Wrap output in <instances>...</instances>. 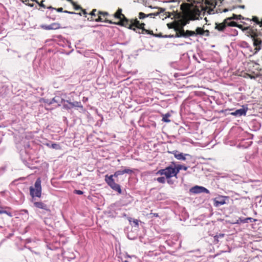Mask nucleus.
<instances>
[{"mask_svg": "<svg viewBox=\"0 0 262 262\" xmlns=\"http://www.w3.org/2000/svg\"><path fill=\"white\" fill-rule=\"evenodd\" d=\"M122 9L118 8L117 11L114 14L113 16L115 18L119 19L118 22H113L111 20L105 19V22L110 24H115L120 26H127V18L122 13Z\"/></svg>", "mask_w": 262, "mask_h": 262, "instance_id": "f257e3e1", "label": "nucleus"}, {"mask_svg": "<svg viewBox=\"0 0 262 262\" xmlns=\"http://www.w3.org/2000/svg\"><path fill=\"white\" fill-rule=\"evenodd\" d=\"M156 174L161 176L164 175L166 179H170L172 177L177 178L178 174L175 166L172 163L164 169L159 170Z\"/></svg>", "mask_w": 262, "mask_h": 262, "instance_id": "f03ea898", "label": "nucleus"}, {"mask_svg": "<svg viewBox=\"0 0 262 262\" xmlns=\"http://www.w3.org/2000/svg\"><path fill=\"white\" fill-rule=\"evenodd\" d=\"M41 180L38 178L35 182L34 187H30V195L32 198L35 196L40 198L41 195Z\"/></svg>", "mask_w": 262, "mask_h": 262, "instance_id": "7ed1b4c3", "label": "nucleus"}, {"mask_svg": "<svg viewBox=\"0 0 262 262\" xmlns=\"http://www.w3.org/2000/svg\"><path fill=\"white\" fill-rule=\"evenodd\" d=\"M250 35L252 40L253 41V46L255 47L253 54H256L261 49L262 40L258 35L256 33L252 32Z\"/></svg>", "mask_w": 262, "mask_h": 262, "instance_id": "20e7f679", "label": "nucleus"}, {"mask_svg": "<svg viewBox=\"0 0 262 262\" xmlns=\"http://www.w3.org/2000/svg\"><path fill=\"white\" fill-rule=\"evenodd\" d=\"M113 177H114L113 174L111 176L106 174L105 176V181L112 189L117 191L119 193H121L122 191L120 186L115 182Z\"/></svg>", "mask_w": 262, "mask_h": 262, "instance_id": "39448f33", "label": "nucleus"}, {"mask_svg": "<svg viewBox=\"0 0 262 262\" xmlns=\"http://www.w3.org/2000/svg\"><path fill=\"white\" fill-rule=\"evenodd\" d=\"M230 18H226L222 23H215V29L219 31H223L224 30L227 26L231 27H241V25H237L234 21H229Z\"/></svg>", "mask_w": 262, "mask_h": 262, "instance_id": "423d86ee", "label": "nucleus"}, {"mask_svg": "<svg viewBox=\"0 0 262 262\" xmlns=\"http://www.w3.org/2000/svg\"><path fill=\"white\" fill-rule=\"evenodd\" d=\"M190 192L193 193L205 192L209 193V191L203 186H195L190 189Z\"/></svg>", "mask_w": 262, "mask_h": 262, "instance_id": "0eeeda50", "label": "nucleus"}, {"mask_svg": "<svg viewBox=\"0 0 262 262\" xmlns=\"http://www.w3.org/2000/svg\"><path fill=\"white\" fill-rule=\"evenodd\" d=\"M40 27L46 30H57L60 28V25L57 23H54L49 25H41Z\"/></svg>", "mask_w": 262, "mask_h": 262, "instance_id": "6e6552de", "label": "nucleus"}, {"mask_svg": "<svg viewBox=\"0 0 262 262\" xmlns=\"http://www.w3.org/2000/svg\"><path fill=\"white\" fill-rule=\"evenodd\" d=\"M227 199V196H221L219 198H215L213 200L214 205L215 207H219L226 204V200Z\"/></svg>", "mask_w": 262, "mask_h": 262, "instance_id": "1a4fd4ad", "label": "nucleus"}, {"mask_svg": "<svg viewBox=\"0 0 262 262\" xmlns=\"http://www.w3.org/2000/svg\"><path fill=\"white\" fill-rule=\"evenodd\" d=\"M140 22L139 20H138L137 19H132L130 20L127 19V26L124 27L127 28L128 29H133V27H135L137 28H138Z\"/></svg>", "mask_w": 262, "mask_h": 262, "instance_id": "9d476101", "label": "nucleus"}, {"mask_svg": "<svg viewBox=\"0 0 262 262\" xmlns=\"http://www.w3.org/2000/svg\"><path fill=\"white\" fill-rule=\"evenodd\" d=\"M247 110V107H243L242 108L237 110L231 113V115L235 116H245L246 115Z\"/></svg>", "mask_w": 262, "mask_h": 262, "instance_id": "9b49d317", "label": "nucleus"}, {"mask_svg": "<svg viewBox=\"0 0 262 262\" xmlns=\"http://www.w3.org/2000/svg\"><path fill=\"white\" fill-rule=\"evenodd\" d=\"M133 173V170L128 168H125L123 170H119L116 171L113 174L114 177H118L120 175L124 174V173L127 174H132Z\"/></svg>", "mask_w": 262, "mask_h": 262, "instance_id": "f8f14e48", "label": "nucleus"}, {"mask_svg": "<svg viewBox=\"0 0 262 262\" xmlns=\"http://www.w3.org/2000/svg\"><path fill=\"white\" fill-rule=\"evenodd\" d=\"M174 157L179 160H183L185 161L186 160V156H189V154H184L182 152H179L177 150L173 151L172 152Z\"/></svg>", "mask_w": 262, "mask_h": 262, "instance_id": "ddd939ff", "label": "nucleus"}, {"mask_svg": "<svg viewBox=\"0 0 262 262\" xmlns=\"http://www.w3.org/2000/svg\"><path fill=\"white\" fill-rule=\"evenodd\" d=\"M249 221H250V222H256L257 220L252 217H247L245 219L240 217L237 220H236V221L235 222L234 224H240L241 223H247Z\"/></svg>", "mask_w": 262, "mask_h": 262, "instance_id": "4468645a", "label": "nucleus"}, {"mask_svg": "<svg viewBox=\"0 0 262 262\" xmlns=\"http://www.w3.org/2000/svg\"><path fill=\"white\" fill-rule=\"evenodd\" d=\"M34 206L40 209H44L45 210L49 211V209L48 208L47 205L45 204L42 202H34Z\"/></svg>", "mask_w": 262, "mask_h": 262, "instance_id": "2eb2a0df", "label": "nucleus"}, {"mask_svg": "<svg viewBox=\"0 0 262 262\" xmlns=\"http://www.w3.org/2000/svg\"><path fill=\"white\" fill-rule=\"evenodd\" d=\"M171 163L174 165L177 173L178 174L180 171L181 169H183L184 170H186L187 169V167L182 165H176L175 163L174 162H172Z\"/></svg>", "mask_w": 262, "mask_h": 262, "instance_id": "dca6fc26", "label": "nucleus"}, {"mask_svg": "<svg viewBox=\"0 0 262 262\" xmlns=\"http://www.w3.org/2000/svg\"><path fill=\"white\" fill-rule=\"evenodd\" d=\"M183 34L184 38L195 36L194 31L190 30L185 31L183 29Z\"/></svg>", "mask_w": 262, "mask_h": 262, "instance_id": "f3484780", "label": "nucleus"}, {"mask_svg": "<svg viewBox=\"0 0 262 262\" xmlns=\"http://www.w3.org/2000/svg\"><path fill=\"white\" fill-rule=\"evenodd\" d=\"M69 104L71 105V108L77 107H80L82 108L83 106L81 103L80 102L78 101H74L73 102H69Z\"/></svg>", "mask_w": 262, "mask_h": 262, "instance_id": "a211bd4d", "label": "nucleus"}, {"mask_svg": "<svg viewBox=\"0 0 262 262\" xmlns=\"http://www.w3.org/2000/svg\"><path fill=\"white\" fill-rule=\"evenodd\" d=\"M195 36L203 35L204 34V29L201 27H197L194 31Z\"/></svg>", "mask_w": 262, "mask_h": 262, "instance_id": "6ab92c4d", "label": "nucleus"}, {"mask_svg": "<svg viewBox=\"0 0 262 262\" xmlns=\"http://www.w3.org/2000/svg\"><path fill=\"white\" fill-rule=\"evenodd\" d=\"M61 102L63 104V107L67 110H69L71 108V105L69 104L70 101L69 100H66L64 99L61 100Z\"/></svg>", "mask_w": 262, "mask_h": 262, "instance_id": "aec40b11", "label": "nucleus"}, {"mask_svg": "<svg viewBox=\"0 0 262 262\" xmlns=\"http://www.w3.org/2000/svg\"><path fill=\"white\" fill-rule=\"evenodd\" d=\"M174 37H176V38L184 37L183 28H182L181 30H180V31L176 32V34L174 35Z\"/></svg>", "mask_w": 262, "mask_h": 262, "instance_id": "412c9836", "label": "nucleus"}, {"mask_svg": "<svg viewBox=\"0 0 262 262\" xmlns=\"http://www.w3.org/2000/svg\"><path fill=\"white\" fill-rule=\"evenodd\" d=\"M242 18V16L241 15H236L233 14L232 17H228L227 18H230L229 20V21H231V20L232 19H241Z\"/></svg>", "mask_w": 262, "mask_h": 262, "instance_id": "4be33fe9", "label": "nucleus"}, {"mask_svg": "<svg viewBox=\"0 0 262 262\" xmlns=\"http://www.w3.org/2000/svg\"><path fill=\"white\" fill-rule=\"evenodd\" d=\"M170 116V115L169 113H167L163 115L162 121L165 122H170V120L168 119V118Z\"/></svg>", "mask_w": 262, "mask_h": 262, "instance_id": "5701e85b", "label": "nucleus"}, {"mask_svg": "<svg viewBox=\"0 0 262 262\" xmlns=\"http://www.w3.org/2000/svg\"><path fill=\"white\" fill-rule=\"evenodd\" d=\"M253 21L255 22L257 24L259 25L260 26H262V20L259 21L258 18L256 16H254L252 18Z\"/></svg>", "mask_w": 262, "mask_h": 262, "instance_id": "b1692460", "label": "nucleus"}, {"mask_svg": "<svg viewBox=\"0 0 262 262\" xmlns=\"http://www.w3.org/2000/svg\"><path fill=\"white\" fill-rule=\"evenodd\" d=\"M174 31L176 32L180 31V30H181L182 27L180 26V24L178 23H176L174 29Z\"/></svg>", "mask_w": 262, "mask_h": 262, "instance_id": "393cba45", "label": "nucleus"}, {"mask_svg": "<svg viewBox=\"0 0 262 262\" xmlns=\"http://www.w3.org/2000/svg\"><path fill=\"white\" fill-rule=\"evenodd\" d=\"M47 145L48 146H50L53 148L56 149H59L60 148V145L59 144H56V143H53L51 144V146H50L49 144H47Z\"/></svg>", "mask_w": 262, "mask_h": 262, "instance_id": "a878e982", "label": "nucleus"}, {"mask_svg": "<svg viewBox=\"0 0 262 262\" xmlns=\"http://www.w3.org/2000/svg\"><path fill=\"white\" fill-rule=\"evenodd\" d=\"M157 181L159 183L164 184L165 183V178L163 177H159L157 179Z\"/></svg>", "mask_w": 262, "mask_h": 262, "instance_id": "bb28decb", "label": "nucleus"}, {"mask_svg": "<svg viewBox=\"0 0 262 262\" xmlns=\"http://www.w3.org/2000/svg\"><path fill=\"white\" fill-rule=\"evenodd\" d=\"M146 17V14H144L143 12H140L139 13V18L140 19H143L144 18Z\"/></svg>", "mask_w": 262, "mask_h": 262, "instance_id": "cd10ccee", "label": "nucleus"}, {"mask_svg": "<svg viewBox=\"0 0 262 262\" xmlns=\"http://www.w3.org/2000/svg\"><path fill=\"white\" fill-rule=\"evenodd\" d=\"M72 5L74 7V9L76 10L82 9V8L80 6L77 5L75 2H74V5Z\"/></svg>", "mask_w": 262, "mask_h": 262, "instance_id": "c85d7f7f", "label": "nucleus"}, {"mask_svg": "<svg viewBox=\"0 0 262 262\" xmlns=\"http://www.w3.org/2000/svg\"><path fill=\"white\" fill-rule=\"evenodd\" d=\"M176 23H168L167 24V27L169 29H174Z\"/></svg>", "mask_w": 262, "mask_h": 262, "instance_id": "c756f323", "label": "nucleus"}, {"mask_svg": "<svg viewBox=\"0 0 262 262\" xmlns=\"http://www.w3.org/2000/svg\"><path fill=\"white\" fill-rule=\"evenodd\" d=\"M45 2L44 0H42L41 1V2L40 3H39L37 1H36V3L39 5V6L42 7V8H46V6L45 5L43 4V2Z\"/></svg>", "mask_w": 262, "mask_h": 262, "instance_id": "7c9ffc66", "label": "nucleus"}, {"mask_svg": "<svg viewBox=\"0 0 262 262\" xmlns=\"http://www.w3.org/2000/svg\"><path fill=\"white\" fill-rule=\"evenodd\" d=\"M99 14L100 15H102L103 16H107L108 15V13L106 12H101V11H99L98 12Z\"/></svg>", "mask_w": 262, "mask_h": 262, "instance_id": "2f4dec72", "label": "nucleus"}, {"mask_svg": "<svg viewBox=\"0 0 262 262\" xmlns=\"http://www.w3.org/2000/svg\"><path fill=\"white\" fill-rule=\"evenodd\" d=\"M74 193L77 194H79V195H81V194H82L83 193V192L81 190H74Z\"/></svg>", "mask_w": 262, "mask_h": 262, "instance_id": "473e14b6", "label": "nucleus"}, {"mask_svg": "<svg viewBox=\"0 0 262 262\" xmlns=\"http://www.w3.org/2000/svg\"><path fill=\"white\" fill-rule=\"evenodd\" d=\"M158 14H159V13H149V14L146 15V17H151L153 16H157Z\"/></svg>", "mask_w": 262, "mask_h": 262, "instance_id": "72a5a7b5", "label": "nucleus"}, {"mask_svg": "<svg viewBox=\"0 0 262 262\" xmlns=\"http://www.w3.org/2000/svg\"><path fill=\"white\" fill-rule=\"evenodd\" d=\"M130 29L133 30L134 31L136 32V33H141V32L139 31V29H138L135 27H133V29Z\"/></svg>", "mask_w": 262, "mask_h": 262, "instance_id": "f704fd0d", "label": "nucleus"}, {"mask_svg": "<svg viewBox=\"0 0 262 262\" xmlns=\"http://www.w3.org/2000/svg\"><path fill=\"white\" fill-rule=\"evenodd\" d=\"M210 35V32H209V31L208 30H204V34L203 35L205 36H209Z\"/></svg>", "mask_w": 262, "mask_h": 262, "instance_id": "c9c22d12", "label": "nucleus"}, {"mask_svg": "<svg viewBox=\"0 0 262 262\" xmlns=\"http://www.w3.org/2000/svg\"><path fill=\"white\" fill-rule=\"evenodd\" d=\"M198 19L195 15L192 14L190 16V20H195Z\"/></svg>", "mask_w": 262, "mask_h": 262, "instance_id": "e433bc0d", "label": "nucleus"}, {"mask_svg": "<svg viewBox=\"0 0 262 262\" xmlns=\"http://www.w3.org/2000/svg\"><path fill=\"white\" fill-rule=\"evenodd\" d=\"M145 24L144 23H140L139 28L138 29H142V30L144 28Z\"/></svg>", "mask_w": 262, "mask_h": 262, "instance_id": "4c0bfd02", "label": "nucleus"}, {"mask_svg": "<svg viewBox=\"0 0 262 262\" xmlns=\"http://www.w3.org/2000/svg\"><path fill=\"white\" fill-rule=\"evenodd\" d=\"M55 10H56L57 12H63V8H56L55 9Z\"/></svg>", "mask_w": 262, "mask_h": 262, "instance_id": "58836bf2", "label": "nucleus"}, {"mask_svg": "<svg viewBox=\"0 0 262 262\" xmlns=\"http://www.w3.org/2000/svg\"><path fill=\"white\" fill-rule=\"evenodd\" d=\"M63 12L65 13H68V14H76V13L74 12H71V11H69L67 10L64 11Z\"/></svg>", "mask_w": 262, "mask_h": 262, "instance_id": "ea45409f", "label": "nucleus"}, {"mask_svg": "<svg viewBox=\"0 0 262 262\" xmlns=\"http://www.w3.org/2000/svg\"><path fill=\"white\" fill-rule=\"evenodd\" d=\"M96 21H103L102 18L101 17V16L100 15V16H98V18L96 19Z\"/></svg>", "mask_w": 262, "mask_h": 262, "instance_id": "a19ab883", "label": "nucleus"}, {"mask_svg": "<svg viewBox=\"0 0 262 262\" xmlns=\"http://www.w3.org/2000/svg\"><path fill=\"white\" fill-rule=\"evenodd\" d=\"M96 12V9H93V11L90 13V15L92 16H96L95 12Z\"/></svg>", "mask_w": 262, "mask_h": 262, "instance_id": "79ce46f5", "label": "nucleus"}, {"mask_svg": "<svg viewBox=\"0 0 262 262\" xmlns=\"http://www.w3.org/2000/svg\"><path fill=\"white\" fill-rule=\"evenodd\" d=\"M163 37L164 38H173L174 35H166L165 36H163Z\"/></svg>", "mask_w": 262, "mask_h": 262, "instance_id": "37998d69", "label": "nucleus"}, {"mask_svg": "<svg viewBox=\"0 0 262 262\" xmlns=\"http://www.w3.org/2000/svg\"><path fill=\"white\" fill-rule=\"evenodd\" d=\"M143 32H144L145 33H147V34L149 33V30H146V29H145V28H144V29L142 30V32L141 33H143Z\"/></svg>", "mask_w": 262, "mask_h": 262, "instance_id": "c03bdc74", "label": "nucleus"}, {"mask_svg": "<svg viewBox=\"0 0 262 262\" xmlns=\"http://www.w3.org/2000/svg\"><path fill=\"white\" fill-rule=\"evenodd\" d=\"M133 223H134V224L136 226H138L139 224H138V221L137 220H134Z\"/></svg>", "mask_w": 262, "mask_h": 262, "instance_id": "a18cd8bd", "label": "nucleus"}, {"mask_svg": "<svg viewBox=\"0 0 262 262\" xmlns=\"http://www.w3.org/2000/svg\"><path fill=\"white\" fill-rule=\"evenodd\" d=\"M82 11V13L84 14V15H86L87 14L85 10H84L82 8V9L81 10Z\"/></svg>", "mask_w": 262, "mask_h": 262, "instance_id": "49530a36", "label": "nucleus"}, {"mask_svg": "<svg viewBox=\"0 0 262 262\" xmlns=\"http://www.w3.org/2000/svg\"><path fill=\"white\" fill-rule=\"evenodd\" d=\"M4 213L7 214L9 216H12L11 213L10 212H7V211H6V212H4Z\"/></svg>", "mask_w": 262, "mask_h": 262, "instance_id": "de8ad7c7", "label": "nucleus"}, {"mask_svg": "<svg viewBox=\"0 0 262 262\" xmlns=\"http://www.w3.org/2000/svg\"><path fill=\"white\" fill-rule=\"evenodd\" d=\"M70 2L72 5H74V2L73 0H67Z\"/></svg>", "mask_w": 262, "mask_h": 262, "instance_id": "09e8293b", "label": "nucleus"}, {"mask_svg": "<svg viewBox=\"0 0 262 262\" xmlns=\"http://www.w3.org/2000/svg\"><path fill=\"white\" fill-rule=\"evenodd\" d=\"M151 214H152L155 217H158L159 215H158V214L157 213H151Z\"/></svg>", "mask_w": 262, "mask_h": 262, "instance_id": "8fccbe9b", "label": "nucleus"}, {"mask_svg": "<svg viewBox=\"0 0 262 262\" xmlns=\"http://www.w3.org/2000/svg\"><path fill=\"white\" fill-rule=\"evenodd\" d=\"M4 212H6V211L5 210H3V209L0 208V214H3Z\"/></svg>", "mask_w": 262, "mask_h": 262, "instance_id": "3c124183", "label": "nucleus"}, {"mask_svg": "<svg viewBox=\"0 0 262 262\" xmlns=\"http://www.w3.org/2000/svg\"><path fill=\"white\" fill-rule=\"evenodd\" d=\"M47 8L49 9H52V10H55V9H56V8L52 7V6L48 7H47Z\"/></svg>", "mask_w": 262, "mask_h": 262, "instance_id": "603ef678", "label": "nucleus"}, {"mask_svg": "<svg viewBox=\"0 0 262 262\" xmlns=\"http://www.w3.org/2000/svg\"><path fill=\"white\" fill-rule=\"evenodd\" d=\"M186 25V23H185V21L183 22L182 24V25H181V27L183 28L184 26H185Z\"/></svg>", "mask_w": 262, "mask_h": 262, "instance_id": "864d4df0", "label": "nucleus"}, {"mask_svg": "<svg viewBox=\"0 0 262 262\" xmlns=\"http://www.w3.org/2000/svg\"><path fill=\"white\" fill-rule=\"evenodd\" d=\"M238 8L244 9L245 8V6L244 5H240V6H238Z\"/></svg>", "mask_w": 262, "mask_h": 262, "instance_id": "5fc2aeb1", "label": "nucleus"}, {"mask_svg": "<svg viewBox=\"0 0 262 262\" xmlns=\"http://www.w3.org/2000/svg\"><path fill=\"white\" fill-rule=\"evenodd\" d=\"M28 5L31 7H33L34 6V4H28Z\"/></svg>", "mask_w": 262, "mask_h": 262, "instance_id": "6e6d98bb", "label": "nucleus"}, {"mask_svg": "<svg viewBox=\"0 0 262 262\" xmlns=\"http://www.w3.org/2000/svg\"><path fill=\"white\" fill-rule=\"evenodd\" d=\"M76 14H78L80 16H81L82 15V13L81 12H79V13H76Z\"/></svg>", "mask_w": 262, "mask_h": 262, "instance_id": "4d7b16f0", "label": "nucleus"}, {"mask_svg": "<svg viewBox=\"0 0 262 262\" xmlns=\"http://www.w3.org/2000/svg\"><path fill=\"white\" fill-rule=\"evenodd\" d=\"M148 34H152V35H154L152 31H150V30H149V33H148Z\"/></svg>", "mask_w": 262, "mask_h": 262, "instance_id": "13d9d810", "label": "nucleus"}, {"mask_svg": "<svg viewBox=\"0 0 262 262\" xmlns=\"http://www.w3.org/2000/svg\"><path fill=\"white\" fill-rule=\"evenodd\" d=\"M189 20H186V21H185V23H186V25H187V24H188V23H189Z\"/></svg>", "mask_w": 262, "mask_h": 262, "instance_id": "bf43d9fd", "label": "nucleus"}, {"mask_svg": "<svg viewBox=\"0 0 262 262\" xmlns=\"http://www.w3.org/2000/svg\"><path fill=\"white\" fill-rule=\"evenodd\" d=\"M52 101H54V102H56V100L55 98H54L52 99Z\"/></svg>", "mask_w": 262, "mask_h": 262, "instance_id": "052dcab7", "label": "nucleus"}, {"mask_svg": "<svg viewBox=\"0 0 262 262\" xmlns=\"http://www.w3.org/2000/svg\"><path fill=\"white\" fill-rule=\"evenodd\" d=\"M235 1L241 3L242 2V0H235Z\"/></svg>", "mask_w": 262, "mask_h": 262, "instance_id": "680f3d73", "label": "nucleus"}, {"mask_svg": "<svg viewBox=\"0 0 262 262\" xmlns=\"http://www.w3.org/2000/svg\"><path fill=\"white\" fill-rule=\"evenodd\" d=\"M155 35L156 36H160V35Z\"/></svg>", "mask_w": 262, "mask_h": 262, "instance_id": "e2e57ef3", "label": "nucleus"}, {"mask_svg": "<svg viewBox=\"0 0 262 262\" xmlns=\"http://www.w3.org/2000/svg\"><path fill=\"white\" fill-rule=\"evenodd\" d=\"M131 221V219H129V222Z\"/></svg>", "mask_w": 262, "mask_h": 262, "instance_id": "0e129e2a", "label": "nucleus"}, {"mask_svg": "<svg viewBox=\"0 0 262 262\" xmlns=\"http://www.w3.org/2000/svg\"><path fill=\"white\" fill-rule=\"evenodd\" d=\"M123 262H128V261L127 260H125V261H124Z\"/></svg>", "mask_w": 262, "mask_h": 262, "instance_id": "69168bd1", "label": "nucleus"}]
</instances>
